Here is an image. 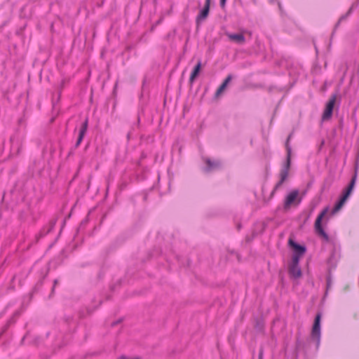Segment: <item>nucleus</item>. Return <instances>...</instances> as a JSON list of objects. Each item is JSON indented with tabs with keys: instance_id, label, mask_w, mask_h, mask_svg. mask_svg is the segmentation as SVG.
Returning a JSON list of instances; mask_svg holds the SVG:
<instances>
[{
	"instance_id": "obj_10",
	"label": "nucleus",
	"mask_w": 359,
	"mask_h": 359,
	"mask_svg": "<svg viewBox=\"0 0 359 359\" xmlns=\"http://www.w3.org/2000/svg\"><path fill=\"white\" fill-rule=\"evenodd\" d=\"M227 36L231 41L239 44H243L245 41L243 34H227Z\"/></svg>"
},
{
	"instance_id": "obj_9",
	"label": "nucleus",
	"mask_w": 359,
	"mask_h": 359,
	"mask_svg": "<svg viewBox=\"0 0 359 359\" xmlns=\"http://www.w3.org/2000/svg\"><path fill=\"white\" fill-rule=\"evenodd\" d=\"M289 273L294 278H299L302 276V271L299 265L291 264L289 268Z\"/></svg>"
},
{
	"instance_id": "obj_8",
	"label": "nucleus",
	"mask_w": 359,
	"mask_h": 359,
	"mask_svg": "<svg viewBox=\"0 0 359 359\" xmlns=\"http://www.w3.org/2000/svg\"><path fill=\"white\" fill-rule=\"evenodd\" d=\"M289 244L290 247L293 249L294 253H297L302 255H304V254L305 253L306 248L304 246L296 243L292 239L289 240Z\"/></svg>"
},
{
	"instance_id": "obj_1",
	"label": "nucleus",
	"mask_w": 359,
	"mask_h": 359,
	"mask_svg": "<svg viewBox=\"0 0 359 359\" xmlns=\"http://www.w3.org/2000/svg\"><path fill=\"white\" fill-rule=\"evenodd\" d=\"M355 181H356V175L353 177L349 185L344 191L339 201L335 204V205L333 208V210H332L333 213L338 212L342 208V206L344 205V203H346V200L351 195V194L355 187Z\"/></svg>"
},
{
	"instance_id": "obj_17",
	"label": "nucleus",
	"mask_w": 359,
	"mask_h": 359,
	"mask_svg": "<svg viewBox=\"0 0 359 359\" xmlns=\"http://www.w3.org/2000/svg\"><path fill=\"white\" fill-rule=\"evenodd\" d=\"M119 359H137V358H127L126 357H121Z\"/></svg>"
},
{
	"instance_id": "obj_14",
	"label": "nucleus",
	"mask_w": 359,
	"mask_h": 359,
	"mask_svg": "<svg viewBox=\"0 0 359 359\" xmlns=\"http://www.w3.org/2000/svg\"><path fill=\"white\" fill-rule=\"evenodd\" d=\"M303 255H299L297 253H294L292 258V264H295L299 265V259Z\"/></svg>"
},
{
	"instance_id": "obj_12",
	"label": "nucleus",
	"mask_w": 359,
	"mask_h": 359,
	"mask_svg": "<svg viewBox=\"0 0 359 359\" xmlns=\"http://www.w3.org/2000/svg\"><path fill=\"white\" fill-rule=\"evenodd\" d=\"M232 76L231 74H229L225 80L223 81V83L220 85V86L218 88V89L216 91V95L219 96L220 94H222L224 90L226 89L228 83L231 81Z\"/></svg>"
},
{
	"instance_id": "obj_6",
	"label": "nucleus",
	"mask_w": 359,
	"mask_h": 359,
	"mask_svg": "<svg viewBox=\"0 0 359 359\" xmlns=\"http://www.w3.org/2000/svg\"><path fill=\"white\" fill-rule=\"evenodd\" d=\"M298 195V191L294 190L291 191L285 198L284 204L285 208H288L292 204H293L297 200Z\"/></svg>"
},
{
	"instance_id": "obj_2",
	"label": "nucleus",
	"mask_w": 359,
	"mask_h": 359,
	"mask_svg": "<svg viewBox=\"0 0 359 359\" xmlns=\"http://www.w3.org/2000/svg\"><path fill=\"white\" fill-rule=\"evenodd\" d=\"M320 319L321 314L318 313L316 316L315 320L311 330V338L316 341L317 346L318 347L320 342Z\"/></svg>"
},
{
	"instance_id": "obj_3",
	"label": "nucleus",
	"mask_w": 359,
	"mask_h": 359,
	"mask_svg": "<svg viewBox=\"0 0 359 359\" xmlns=\"http://www.w3.org/2000/svg\"><path fill=\"white\" fill-rule=\"evenodd\" d=\"M329 212V208L327 207L325 208L320 213L317 217L316 221H315V230L320 236L325 238H328V236L325 231H324L323 226H322V220L323 218L326 216V215Z\"/></svg>"
},
{
	"instance_id": "obj_15",
	"label": "nucleus",
	"mask_w": 359,
	"mask_h": 359,
	"mask_svg": "<svg viewBox=\"0 0 359 359\" xmlns=\"http://www.w3.org/2000/svg\"><path fill=\"white\" fill-rule=\"evenodd\" d=\"M206 163H207V165H208V167H209L210 168H213V167H215V166H217V165H219V162L212 163L210 160H208V161H206Z\"/></svg>"
},
{
	"instance_id": "obj_16",
	"label": "nucleus",
	"mask_w": 359,
	"mask_h": 359,
	"mask_svg": "<svg viewBox=\"0 0 359 359\" xmlns=\"http://www.w3.org/2000/svg\"><path fill=\"white\" fill-rule=\"evenodd\" d=\"M226 0H220V6L224 8L225 6Z\"/></svg>"
},
{
	"instance_id": "obj_5",
	"label": "nucleus",
	"mask_w": 359,
	"mask_h": 359,
	"mask_svg": "<svg viewBox=\"0 0 359 359\" xmlns=\"http://www.w3.org/2000/svg\"><path fill=\"white\" fill-rule=\"evenodd\" d=\"M336 100H337V95H332L331 97H330V99L326 104L325 109L323 111V117H322L323 120H328L331 118Z\"/></svg>"
},
{
	"instance_id": "obj_7",
	"label": "nucleus",
	"mask_w": 359,
	"mask_h": 359,
	"mask_svg": "<svg viewBox=\"0 0 359 359\" xmlns=\"http://www.w3.org/2000/svg\"><path fill=\"white\" fill-rule=\"evenodd\" d=\"M210 0H205L203 8L197 16V22L202 21L208 17L210 11Z\"/></svg>"
},
{
	"instance_id": "obj_4",
	"label": "nucleus",
	"mask_w": 359,
	"mask_h": 359,
	"mask_svg": "<svg viewBox=\"0 0 359 359\" xmlns=\"http://www.w3.org/2000/svg\"><path fill=\"white\" fill-rule=\"evenodd\" d=\"M287 164H286V168L285 169H283L281 172H280V179L279 180V182L276 184L273 191H272V194H274V192L280 187H281V185L283 184V183L285 181V180L287 179V176H288V170H289V168H290V154H291V149L290 148L288 147V145L287 144Z\"/></svg>"
},
{
	"instance_id": "obj_13",
	"label": "nucleus",
	"mask_w": 359,
	"mask_h": 359,
	"mask_svg": "<svg viewBox=\"0 0 359 359\" xmlns=\"http://www.w3.org/2000/svg\"><path fill=\"white\" fill-rule=\"evenodd\" d=\"M201 61H198L190 75L189 79H190L191 82H193L194 81V79H196V77L198 76V74L201 70Z\"/></svg>"
},
{
	"instance_id": "obj_11",
	"label": "nucleus",
	"mask_w": 359,
	"mask_h": 359,
	"mask_svg": "<svg viewBox=\"0 0 359 359\" xmlns=\"http://www.w3.org/2000/svg\"><path fill=\"white\" fill-rule=\"evenodd\" d=\"M88 119L86 118L81 127L79 137H78V140L76 142V146H79L81 144V142H82L83 138V137L87 131V129H88Z\"/></svg>"
}]
</instances>
